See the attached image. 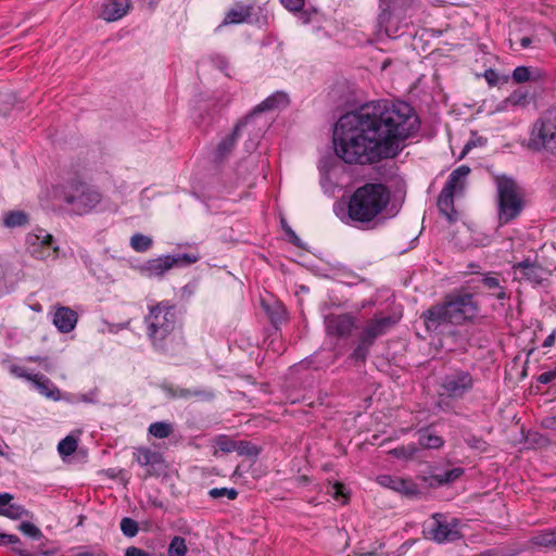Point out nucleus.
Instances as JSON below:
<instances>
[{
  "instance_id": "obj_1",
  "label": "nucleus",
  "mask_w": 556,
  "mask_h": 556,
  "mask_svg": "<svg viewBox=\"0 0 556 556\" xmlns=\"http://www.w3.org/2000/svg\"><path fill=\"white\" fill-rule=\"evenodd\" d=\"M418 129V116L408 103L374 101L339 118L334 153L346 164L372 165L395 157Z\"/></svg>"
},
{
  "instance_id": "obj_2",
  "label": "nucleus",
  "mask_w": 556,
  "mask_h": 556,
  "mask_svg": "<svg viewBox=\"0 0 556 556\" xmlns=\"http://www.w3.org/2000/svg\"><path fill=\"white\" fill-rule=\"evenodd\" d=\"M480 314V303L475 295L463 289L446 294L441 303L432 305L421 314L429 332H435L445 324L462 326L473 323Z\"/></svg>"
},
{
  "instance_id": "obj_3",
  "label": "nucleus",
  "mask_w": 556,
  "mask_h": 556,
  "mask_svg": "<svg viewBox=\"0 0 556 556\" xmlns=\"http://www.w3.org/2000/svg\"><path fill=\"white\" fill-rule=\"evenodd\" d=\"M146 334L152 348L163 354H175L176 330L178 325L177 307L168 300H163L149 306L143 319Z\"/></svg>"
},
{
  "instance_id": "obj_4",
  "label": "nucleus",
  "mask_w": 556,
  "mask_h": 556,
  "mask_svg": "<svg viewBox=\"0 0 556 556\" xmlns=\"http://www.w3.org/2000/svg\"><path fill=\"white\" fill-rule=\"evenodd\" d=\"M389 202L390 190L386 185L367 182L350 197L346 217L355 224H369L387 208Z\"/></svg>"
},
{
  "instance_id": "obj_5",
  "label": "nucleus",
  "mask_w": 556,
  "mask_h": 556,
  "mask_svg": "<svg viewBox=\"0 0 556 556\" xmlns=\"http://www.w3.org/2000/svg\"><path fill=\"white\" fill-rule=\"evenodd\" d=\"M54 192L73 214L80 216L90 213L102 201L99 190L78 177L59 185Z\"/></svg>"
},
{
  "instance_id": "obj_6",
  "label": "nucleus",
  "mask_w": 556,
  "mask_h": 556,
  "mask_svg": "<svg viewBox=\"0 0 556 556\" xmlns=\"http://www.w3.org/2000/svg\"><path fill=\"white\" fill-rule=\"evenodd\" d=\"M496 211L500 226L516 219L526 206L525 193L516 180L507 175H494Z\"/></svg>"
},
{
  "instance_id": "obj_7",
  "label": "nucleus",
  "mask_w": 556,
  "mask_h": 556,
  "mask_svg": "<svg viewBox=\"0 0 556 556\" xmlns=\"http://www.w3.org/2000/svg\"><path fill=\"white\" fill-rule=\"evenodd\" d=\"M475 378L472 374L464 369H454L445 374L439 383V403L444 400H462L473 390Z\"/></svg>"
},
{
  "instance_id": "obj_8",
  "label": "nucleus",
  "mask_w": 556,
  "mask_h": 556,
  "mask_svg": "<svg viewBox=\"0 0 556 556\" xmlns=\"http://www.w3.org/2000/svg\"><path fill=\"white\" fill-rule=\"evenodd\" d=\"M380 13L378 15L379 29L388 37L394 36L396 29H392L391 20L395 14L401 20H412L417 16L419 4L415 0H379Z\"/></svg>"
},
{
  "instance_id": "obj_9",
  "label": "nucleus",
  "mask_w": 556,
  "mask_h": 556,
  "mask_svg": "<svg viewBox=\"0 0 556 556\" xmlns=\"http://www.w3.org/2000/svg\"><path fill=\"white\" fill-rule=\"evenodd\" d=\"M531 146L536 150H556V108H551L533 124Z\"/></svg>"
},
{
  "instance_id": "obj_10",
  "label": "nucleus",
  "mask_w": 556,
  "mask_h": 556,
  "mask_svg": "<svg viewBox=\"0 0 556 556\" xmlns=\"http://www.w3.org/2000/svg\"><path fill=\"white\" fill-rule=\"evenodd\" d=\"M200 255L197 253H178L174 255H163L147 261L141 266V273L149 278H162L166 271L174 267L187 266L197 263Z\"/></svg>"
},
{
  "instance_id": "obj_11",
  "label": "nucleus",
  "mask_w": 556,
  "mask_h": 556,
  "mask_svg": "<svg viewBox=\"0 0 556 556\" xmlns=\"http://www.w3.org/2000/svg\"><path fill=\"white\" fill-rule=\"evenodd\" d=\"M459 527V519H448L445 515L437 513L432 516L428 533L430 538L439 544L451 543L462 539L463 535Z\"/></svg>"
},
{
  "instance_id": "obj_12",
  "label": "nucleus",
  "mask_w": 556,
  "mask_h": 556,
  "mask_svg": "<svg viewBox=\"0 0 556 556\" xmlns=\"http://www.w3.org/2000/svg\"><path fill=\"white\" fill-rule=\"evenodd\" d=\"M26 249L37 260L56 257L59 248L54 245L53 237L43 229H36L26 236Z\"/></svg>"
},
{
  "instance_id": "obj_13",
  "label": "nucleus",
  "mask_w": 556,
  "mask_h": 556,
  "mask_svg": "<svg viewBox=\"0 0 556 556\" xmlns=\"http://www.w3.org/2000/svg\"><path fill=\"white\" fill-rule=\"evenodd\" d=\"M400 320L395 315H375L366 321L359 337L374 345L375 341L389 332Z\"/></svg>"
},
{
  "instance_id": "obj_14",
  "label": "nucleus",
  "mask_w": 556,
  "mask_h": 556,
  "mask_svg": "<svg viewBox=\"0 0 556 556\" xmlns=\"http://www.w3.org/2000/svg\"><path fill=\"white\" fill-rule=\"evenodd\" d=\"M515 277L518 280H525L533 285H540L547 276V270L544 269L536 261L526 258L513 265Z\"/></svg>"
},
{
  "instance_id": "obj_15",
  "label": "nucleus",
  "mask_w": 556,
  "mask_h": 556,
  "mask_svg": "<svg viewBox=\"0 0 556 556\" xmlns=\"http://www.w3.org/2000/svg\"><path fill=\"white\" fill-rule=\"evenodd\" d=\"M326 331L337 338L349 337L355 327V318L350 314H330L325 318Z\"/></svg>"
},
{
  "instance_id": "obj_16",
  "label": "nucleus",
  "mask_w": 556,
  "mask_h": 556,
  "mask_svg": "<svg viewBox=\"0 0 556 556\" xmlns=\"http://www.w3.org/2000/svg\"><path fill=\"white\" fill-rule=\"evenodd\" d=\"M377 481L381 486L399 492L407 497H416L420 494L418 485L412 479H404L391 475H381L377 478Z\"/></svg>"
},
{
  "instance_id": "obj_17",
  "label": "nucleus",
  "mask_w": 556,
  "mask_h": 556,
  "mask_svg": "<svg viewBox=\"0 0 556 556\" xmlns=\"http://www.w3.org/2000/svg\"><path fill=\"white\" fill-rule=\"evenodd\" d=\"M52 315V324L61 333H70L78 323V314L68 306H54Z\"/></svg>"
},
{
  "instance_id": "obj_18",
  "label": "nucleus",
  "mask_w": 556,
  "mask_h": 556,
  "mask_svg": "<svg viewBox=\"0 0 556 556\" xmlns=\"http://www.w3.org/2000/svg\"><path fill=\"white\" fill-rule=\"evenodd\" d=\"M130 7V0H105L100 16L106 22H115L124 17Z\"/></svg>"
},
{
  "instance_id": "obj_19",
  "label": "nucleus",
  "mask_w": 556,
  "mask_h": 556,
  "mask_svg": "<svg viewBox=\"0 0 556 556\" xmlns=\"http://www.w3.org/2000/svg\"><path fill=\"white\" fill-rule=\"evenodd\" d=\"M134 458L141 467L147 468L148 476H152L156 466L164 463L163 456L149 447L135 448Z\"/></svg>"
},
{
  "instance_id": "obj_20",
  "label": "nucleus",
  "mask_w": 556,
  "mask_h": 556,
  "mask_svg": "<svg viewBox=\"0 0 556 556\" xmlns=\"http://www.w3.org/2000/svg\"><path fill=\"white\" fill-rule=\"evenodd\" d=\"M241 124L236 125L233 130L225 136L217 144L214 151V162L222 163L229 157L231 152L233 151L237 140L239 138V131L241 128Z\"/></svg>"
},
{
  "instance_id": "obj_21",
  "label": "nucleus",
  "mask_w": 556,
  "mask_h": 556,
  "mask_svg": "<svg viewBox=\"0 0 556 556\" xmlns=\"http://www.w3.org/2000/svg\"><path fill=\"white\" fill-rule=\"evenodd\" d=\"M469 173H470L469 166L460 165L459 167H457L450 174L446 182L443 186V189H445L450 192H453L455 194L458 192H462L465 188L466 179H467Z\"/></svg>"
},
{
  "instance_id": "obj_22",
  "label": "nucleus",
  "mask_w": 556,
  "mask_h": 556,
  "mask_svg": "<svg viewBox=\"0 0 556 556\" xmlns=\"http://www.w3.org/2000/svg\"><path fill=\"white\" fill-rule=\"evenodd\" d=\"M33 386L36 390L47 399L59 401L61 399V392L59 388L46 376L37 374L31 380Z\"/></svg>"
},
{
  "instance_id": "obj_23",
  "label": "nucleus",
  "mask_w": 556,
  "mask_h": 556,
  "mask_svg": "<svg viewBox=\"0 0 556 556\" xmlns=\"http://www.w3.org/2000/svg\"><path fill=\"white\" fill-rule=\"evenodd\" d=\"M289 104V97L286 92L276 91L269 97H267L264 101L257 104L254 109V113H262L266 111H271L276 109L286 108Z\"/></svg>"
},
{
  "instance_id": "obj_24",
  "label": "nucleus",
  "mask_w": 556,
  "mask_h": 556,
  "mask_svg": "<svg viewBox=\"0 0 556 556\" xmlns=\"http://www.w3.org/2000/svg\"><path fill=\"white\" fill-rule=\"evenodd\" d=\"M167 393L172 399L189 400L192 397H198L203 400H210L213 397V393L211 391L187 389L181 387H170L167 389Z\"/></svg>"
},
{
  "instance_id": "obj_25",
  "label": "nucleus",
  "mask_w": 556,
  "mask_h": 556,
  "mask_svg": "<svg viewBox=\"0 0 556 556\" xmlns=\"http://www.w3.org/2000/svg\"><path fill=\"white\" fill-rule=\"evenodd\" d=\"M455 193L450 192L442 188L438 198V208L450 222L456 219V210L454 207Z\"/></svg>"
},
{
  "instance_id": "obj_26",
  "label": "nucleus",
  "mask_w": 556,
  "mask_h": 556,
  "mask_svg": "<svg viewBox=\"0 0 556 556\" xmlns=\"http://www.w3.org/2000/svg\"><path fill=\"white\" fill-rule=\"evenodd\" d=\"M29 223V216L24 211H9L2 215V225L5 228H16L26 226Z\"/></svg>"
},
{
  "instance_id": "obj_27",
  "label": "nucleus",
  "mask_w": 556,
  "mask_h": 556,
  "mask_svg": "<svg viewBox=\"0 0 556 556\" xmlns=\"http://www.w3.org/2000/svg\"><path fill=\"white\" fill-rule=\"evenodd\" d=\"M419 445L424 448H440L444 444L442 437L432 433L430 428H422L418 431Z\"/></svg>"
},
{
  "instance_id": "obj_28",
  "label": "nucleus",
  "mask_w": 556,
  "mask_h": 556,
  "mask_svg": "<svg viewBox=\"0 0 556 556\" xmlns=\"http://www.w3.org/2000/svg\"><path fill=\"white\" fill-rule=\"evenodd\" d=\"M530 92L527 89L518 88L513 91L505 100V106L525 108L530 103Z\"/></svg>"
},
{
  "instance_id": "obj_29",
  "label": "nucleus",
  "mask_w": 556,
  "mask_h": 556,
  "mask_svg": "<svg viewBox=\"0 0 556 556\" xmlns=\"http://www.w3.org/2000/svg\"><path fill=\"white\" fill-rule=\"evenodd\" d=\"M540 78L539 71L528 66H517L511 73V79L516 84H523Z\"/></svg>"
},
{
  "instance_id": "obj_30",
  "label": "nucleus",
  "mask_w": 556,
  "mask_h": 556,
  "mask_svg": "<svg viewBox=\"0 0 556 556\" xmlns=\"http://www.w3.org/2000/svg\"><path fill=\"white\" fill-rule=\"evenodd\" d=\"M250 15L251 11L248 7L232 8L227 12L222 25L243 23Z\"/></svg>"
},
{
  "instance_id": "obj_31",
  "label": "nucleus",
  "mask_w": 556,
  "mask_h": 556,
  "mask_svg": "<svg viewBox=\"0 0 556 556\" xmlns=\"http://www.w3.org/2000/svg\"><path fill=\"white\" fill-rule=\"evenodd\" d=\"M535 545L556 549V531L546 529L532 538Z\"/></svg>"
},
{
  "instance_id": "obj_32",
  "label": "nucleus",
  "mask_w": 556,
  "mask_h": 556,
  "mask_svg": "<svg viewBox=\"0 0 556 556\" xmlns=\"http://www.w3.org/2000/svg\"><path fill=\"white\" fill-rule=\"evenodd\" d=\"M173 424L168 421L152 422L148 428V432L156 439L168 438L173 433Z\"/></svg>"
},
{
  "instance_id": "obj_33",
  "label": "nucleus",
  "mask_w": 556,
  "mask_h": 556,
  "mask_svg": "<svg viewBox=\"0 0 556 556\" xmlns=\"http://www.w3.org/2000/svg\"><path fill=\"white\" fill-rule=\"evenodd\" d=\"M482 283L488 289L495 290V292L492 295L497 300H506L508 298L505 288L501 286L500 280L496 277L488 274L482 278Z\"/></svg>"
},
{
  "instance_id": "obj_34",
  "label": "nucleus",
  "mask_w": 556,
  "mask_h": 556,
  "mask_svg": "<svg viewBox=\"0 0 556 556\" xmlns=\"http://www.w3.org/2000/svg\"><path fill=\"white\" fill-rule=\"evenodd\" d=\"M0 516H4L12 520H17L23 517H30L31 514L25 509L24 506L10 502L5 508L1 509Z\"/></svg>"
},
{
  "instance_id": "obj_35",
  "label": "nucleus",
  "mask_w": 556,
  "mask_h": 556,
  "mask_svg": "<svg viewBox=\"0 0 556 556\" xmlns=\"http://www.w3.org/2000/svg\"><path fill=\"white\" fill-rule=\"evenodd\" d=\"M153 241L150 237L142 233H135L130 238V247L136 252H147L151 249Z\"/></svg>"
},
{
  "instance_id": "obj_36",
  "label": "nucleus",
  "mask_w": 556,
  "mask_h": 556,
  "mask_svg": "<svg viewBox=\"0 0 556 556\" xmlns=\"http://www.w3.org/2000/svg\"><path fill=\"white\" fill-rule=\"evenodd\" d=\"M187 552L186 540L179 535L174 536L167 548L168 556H186Z\"/></svg>"
},
{
  "instance_id": "obj_37",
  "label": "nucleus",
  "mask_w": 556,
  "mask_h": 556,
  "mask_svg": "<svg viewBox=\"0 0 556 556\" xmlns=\"http://www.w3.org/2000/svg\"><path fill=\"white\" fill-rule=\"evenodd\" d=\"M372 346L371 343L367 342L363 338L358 337V344L353 350L351 358L355 362L364 363L369 354V349Z\"/></svg>"
},
{
  "instance_id": "obj_38",
  "label": "nucleus",
  "mask_w": 556,
  "mask_h": 556,
  "mask_svg": "<svg viewBox=\"0 0 556 556\" xmlns=\"http://www.w3.org/2000/svg\"><path fill=\"white\" fill-rule=\"evenodd\" d=\"M77 448V440L71 435L61 440L58 444V451L62 456H70L75 453Z\"/></svg>"
},
{
  "instance_id": "obj_39",
  "label": "nucleus",
  "mask_w": 556,
  "mask_h": 556,
  "mask_svg": "<svg viewBox=\"0 0 556 556\" xmlns=\"http://www.w3.org/2000/svg\"><path fill=\"white\" fill-rule=\"evenodd\" d=\"M119 526H121V530H122L123 534L127 538H134L138 534V531H139L138 523L136 520H134L129 517H124L121 520Z\"/></svg>"
},
{
  "instance_id": "obj_40",
  "label": "nucleus",
  "mask_w": 556,
  "mask_h": 556,
  "mask_svg": "<svg viewBox=\"0 0 556 556\" xmlns=\"http://www.w3.org/2000/svg\"><path fill=\"white\" fill-rule=\"evenodd\" d=\"M208 496L212 498L226 496L228 500L233 501L238 496V491L235 488H213L208 491Z\"/></svg>"
},
{
  "instance_id": "obj_41",
  "label": "nucleus",
  "mask_w": 556,
  "mask_h": 556,
  "mask_svg": "<svg viewBox=\"0 0 556 556\" xmlns=\"http://www.w3.org/2000/svg\"><path fill=\"white\" fill-rule=\"evenodd\" d=\"M208 59L213 66L223 72L226 76L230 77V74L228 72L229 62L225 55L219 53H213L208 56Z\"/></svg>"
},
{
  "instance_id": "obj_42",
  "label": "nucleus",
  "mask_w": 556,
  "mask_h": 556,
  "mask_svg": "<svg viewBox=\"0 0 556 556\" xmlns=\"http://www.w3.org/2000/svg\"><path fill=\"white\" fill-rule=\"evenodd\" d=\"M418 448L415 444H408V445H402L393 448L390 453L395 456L396 458H404L408 459L412 458L416 453Z\"/></svg>"
},
{
  "instance_id": "obj_43",
  "label": "nucleus",
  "mask_w": 556,
  "mask_h": 556,
  "mask_svg": "<svg viewBox=\"0 0 556 556\" xmlns=\"http://www.w3.org/2000/svg\"><path fill=\"white\" fill-rule=\"evenodd\" d=\"M18 530L23 534H25V535H27V536H29V538H31L34 540H40L42 538L41 530L37 526H35L34 523H31L29 521H23L18 526Z\"/></svg>"
},
{
  "instance_id": "obj_44",
  "label": "nucleus",
  "mask_w": 556,
  "mask_h": 556,
  "mask_svg": "<svg viewBox=\"0 0 556 556\" xmlns=\"http://www.w3.org/2000/svg\"><path fill=\"white\" fill-rule=\"evenodd\" d=\"M215 444L219 451L225 453H230L236 450V442L229 439L227 435L217 437Z\"/></svg>"
},
{
  "instance_id": "obj_45",
  "label": "nucleus",
  "mask_w": 556,
  "mask_h": 556,
  "mask_svg": "<svg viewBox=\"0 0 556 556\" xmlns=\"http://www.w3.org/2000/svg\"><path fill=\"white\" fill-rule=\"evenodd\" d=\"M236 450L238 451V453L240 455H245V456H257L258 455V448L248 442V441H240L239 444L236 443Z\"/></svg>"
},
{
  "instance_id": "obj_46",
  "label": "nucleus",
  "mask_w": 556,
  "mask_h": 556,
  "mask_svg": "<svg viewBox=\"0 0 556 556\" xmlns=\"http://www.w3.org/2000/svg\"><path fill=\"white\" fill-rule=\"evenodd\" d=\"M464 473L463 468H453L451 470L444 471L442 475L438 476L440 483H451L458 479Z\"/></svg>"
},
{
  "instance_id": "obj_47",
  "label": "nucleus",
  "mask_w": 556,
  "mask_h": 556,
  "mask_svg": "<svg viewBox=\"0 0 556 556\" xmlns=\"http://www.w3.org/2000/svg\"><path fill=\"white\" fill-rule=\"evenodd\" d=\"M285 9L290 12H301L307 0H279Z\"/></svg>"
},
{
  "instance_id": "obj_48",
  "label": "nucleus",
  "mask_w": 556,
  "mask_h": 556,
  "mask_svg": "<svg viewBox=\"0 0 556 556\" xmlns=\"http://www.w3.org/2000/svg\"><path fill=\"white\" fill-rule=\"evenodd\" d=\"M9 369L13 376H15L17 378H23L29 382H31V380L37 375V374H30L24 367L15 365V364L11 365Z\"/></svg>"
},
{
  "instance_id": "obj_49",
  "label": "nucleus",
  "mask_w": 556,
  "mask_h": 556,
  "mask_svg": "<svg viewBox=\"0 0 556 556\" xmlns=\"http://www.w3.org/2000/svg\"><path fill=\"white\" fill-rule=\"evenodd\" d=\"M25 361L26 362H30V363H38L40 364L45 370L47 371H50L52 366H51V363L49 361L48 357H41V356H35V355H30V356H27L25 357Z\"/></svg>"
},
{
  "instance_id": "obj_50",
  "label": "nucleus",
  "mask_w": 556,
  "mask_h": 556,
  "mask_svg": "<svg viewBox=\"0 0 556 556\" xmlns=\"http://www.w3.org/2000/svg\"><path fill=\"white\" fill-rule=\"evenodd\" d=\"M556 379V367L539 375L538 381L547 384Z\"/></svg>"
},
{
  "instance_id": "obj_51",
  "label": "nucleus",
  "mask_w": 556,
  "mask_h": 556,
  "mask_svg": "<svg viewBox=\"0 0 556 556\" xmlns=\"http://www.w3.org/2000/svg\"><path fill=\"white\" fill-rule=\"evenodd\" d=\"M283 230L286 231V235L289 237V241L293 243L296 247L301 245L299 237L295 235V232L289 227L285 222H282Z\"/></svg>"
},
{
  "instance_id": "obj_52",
  "label": "nucleus",
  "mask_w": 556,
  "mask_h": 556,
  "mask_svg": "<svg viewBox=\"0 0 556 556\" xmlns=\"http://www.w3.org/2000/svg\"><path fill=\"white\" fill-rule=\"evenodd\" d=\"M21 540L15 534H0V545L17 544Z\"/></svg>"
},
{
  "instance_id": "obj_53",
  "label": "nucleus",
  "mask_w": 556,
  "mask_h": 556,
  "mask_svg": "<svg viewBox=\"0 0 556 556\" xmlns=\"http://www.w3.org/2000/svg\"><path fill=\"white\" fill-rule=\"evenodd\" d=\"M124 556H152V555L137 546H129L126 548Z\"/></svg>"
},
{
  "instance_id": "obj_54",
  "label": "nucleus",
  "mask_w": 556,
  "mask_h": 556,
  "mask_svg": "<svg viewBox=\"0 0 556 556\" xmlns=\"http://www.w3.org/2000/svg\"><path fill=\"white\" fill-rule=\"evenodd\" d=\"M542 426L545 429L556 431V415L547 416L542 419Z\"/></svg>"
},
{
  "instance_id": "obj_55",
  "label": "nucleus",
  "mask_w": 556,
  "mask_h": 556,
  "mask_svg": "<svg viewBox=\"0 0 556 556\" xmlns=\"http://www.w3.org/2000/svg\"><path fill=\"white\" fill-rule=\"evenodd\" d=\"M333 489H334V497L337 500H339L340 497L346 498V495L344 493L345 488L343 484L337 482V483H334Z\"/></svg>"
},
{
  "instance_id": "obj_56",
  "label": "nucleus",
  "mask_w": 556,
  "mask_h": 556,
  "mask_svg": "<svg viewBox=\"0 0 556 556\" xmlns=\"http://www.w3.org/2000/svg\"><path fill=\"white\" fill-rule=\"evenodd\" d=\"M556 339V330H554L551 334H548L542 343L543 348H551L555 344Z\"/></svg>"
},
{
  "instance_id": "obj_57",
  "label": "nucleus",
  "mask_w": 556,
  "mask_h": 556,
  "mask_svg": "<svg viewBox=\"0 0 556 556\" xmlns=\"http://www.w3.org/2000/svg\"><path fill=\"white\" fill-rule=\"evenodd\" d=\"M76 556H108V554L103 551H97V552L86 551V552L78 553Z\"/></svg>"
},
{
  "instance_id": "obj_58",
  "label": "nucleus",
  "mask_w": 556,
  "mask_h": 556,
  "mask_svg": "<svg viewBox=\"0 0 556 556\" xmlns=\"http://www.w3.org/2000/svg\"><path fill=\"white\" fill-rule=\"evenodd\" d=\"M97 394L94 392L90 394H81L80 400L86 403H94Z\"/></svg>"
},
{
  "instance_id": "obj_59",
  "label": "nucleus",
  "mask_w": 556,
  "mask_h": 556,
  "mask_svg": "<svg viewBox=\"0 0 556 556\" xmlns=\"http://www.w3.org/2000/svg\"><path fill=\"white\" fill-rule=\"evenodd\" d=\"M472 147H473V142H472V141H468V142L465 144V147H464V149H463V151H462V153H460L459 159L464 157V156L469 152V150H470Z\"/></svg>"
},
{
  "instance_id": "obj_60",
  "label": "nucleus",
  "mask_w": 556,
  "mask_h": 556,
  "mask_svg": "<svg viewBox=\"0 0 556 556\" xmlns=\"http://www.w3.org/2000/svg\"><path fill=\"white\" fill-rule=\"evenodd\" d=\"M531 42H532L531 38H529V37H523V38H521V40H520V46H521L523 49H527V48H529V47L531 46Z\"/></svg>"
},
{
  "instance_id": "obj_61",
  "label": "nucleus",
  "mask_w": 556,
  "mask_h": 556,
  "mask_svg": "<svg viewBox=\"0 0 556 556\" xmlns=\"http://www.w3.org/2000/svg\"><path fill=\"white\" fill-rule=\"evenodd\" d=\"M475 556H496V553L493 549H486Z\"/></svg>"
},
{
  "instance_id": "obj_62",
  "label": "nucleus",
  "mask_w": 556,
  "mask_h": 556,
  "mask_svg": "<svg viewBox=\"0 0 556 556\" xmlns=\"http://www.w3.org/2000/svg\"><path fill=\"white\" fill-rule=\"evenodd\" d=\"M0 455L3 456L4 455V452L3 450L0 447Z\"/></svg>"
},
{
  "instance_id": "obj_63",
  "label": "nucleus",
  "mask_w": 556,
  "mask_h": 556,
  "mask_svg": "<svg viewBox=\"0 0 556 556\" xmlns=\"http://www.w3.org/2000/svg\"><path fill=\"white\" fill-rule=\"evenodd\" d=\"M22 556H28V555H27V554H25V555H22Z\"/></svg>"
}]
</instances>
